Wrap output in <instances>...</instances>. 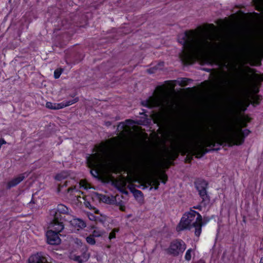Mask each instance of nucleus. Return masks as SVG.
<instances>
[{"instance_id":"1","label":"nucleus","mask_w":263,"mask_h":263,"mask_svg":"<svg viewBox=\"0 0 263 263\" xmlns=\"http://www.w3.org/2000/svg\"><path fill=\"white\" fill-rule=\"evenodd\" d=\"M178 42L182 47V59L186 64H193L211 48V44L204 36H198L194 30L186 31L178 36Z\"/></svg>"},{"instance_id":"2","label":"nucleus","mask_w":263,"mask_h":263,"mask_svg":"<svg viewBox=\"0 0 263 263\" xmlns=\"http://www.w3.org/2000/svg\"><path fill=\"white\" fill-rule=\"evenodd\" d=\"M116 139L117 137H114L106 141L107 144L101 143L100 145L98 147V151L100 153H95L87 157V162L89 167L96 168L100 165H106L110 172L115 174L119 173V170L117 166L107 163V161L110 158L112 150L111 146L108 144H110L112 141Z\"/></svg>"},{"instance_id":"3","label":"nucleus","mask_w":263,"mask_h":263,"mask_svg":"<svg viewBox=\"0 0 263 263\" xmlns=\"http://www.w3.org/2000/svg\"><path fill=\"white\" fill-rule=\"evenodd\" d=\"M200 140V142H196L193 146H191V154L195 155L198 159L212 152V148L208 149L206 147H214L216 144L221 146L227 143L223 134L215 137H202Z\"/></svg>"},{"instance_id":"4","label":"nucleus","mask_w":263,"mask_h":263,"mask_svg":"<svg viewBox=\"0 0 263 263\" xmlns=\"http://www.w3.org/2000/svg\"><path fill=\"white\" fill-rule=\"evenodd\" d=\"M176 143L175 148L171 152H168V156L166 159H159L157 163L158 167L160 168L168 169L173 164L171 160H176L179 154L183 156L186 154H191V146L183 141V135L179 134L175 138Z\"/></svg>"},{"instance_id":"5","label":"nucleus","mask_w":263,"mask_h":263,"mask_svg":"<svg viewBox=\"0 0 263 263\" xmlns=\"http://www.w3.org/2000/svg\"><path fill=\"white\" fill-rule=\"evenodd\" d=\"M156 157L153 155L148 157V159H142L141 161H136L134 164L135 167L138 169H142L148 171L149 173L147 174V179L148 184L154 186V189L157 190L159 188L160 181L158 176H156L157 172L156 167L158 166L156 163Z\"/></svg>"},{"instance_id":"6","label":"nucleus","mask_w":263,"mask_h":263,"mask_svg":"<svg viewBox=\"0 0 263 263\" xmlns=\"http://www.w3.org/2000/svg\"><path fill=\"white\" fill-rule=\"evenodd\" d=\"M234 124H229L227 132L223 134L225 140L229 146L242 145L245 138L251 133L248 129H242L241 128H235Z\"/></svg>"},{"instance_id":"7","label":"nucleus","mask_w":263,"mask_h":263,"mask_svg":"<svg viewBox=\"0 0 263 263\" xmlns=\"http://www.w3.org/2000/svg\"><path fill=\"white\" fill-rule=\"evenodd\" d=\"M195 186L199 192L200 196L202 198L201 204L206 206L210 202V196L207 194L206 189L208 186V182L204 179H198L194 182Z\"/></svg>"},{"instance_id":"8","label":"nucleus","mask_w":263,"mask_h":263,"mask_svg":"<svg viewBox=\"0 0 263 263\" xmlns=\"http://www.w3.org/2000/svg\"><path fill=\"white\" fill-rule=\"evenodd\" d=\"M195 220V215L194 214H191V212L185 213L177 225L176 230L177 231H181L184 230H191L194 228V221Z\"/></svg>"},{"instance_id":"9","label":"nucleus","mask_w":263,"mask_h":263,"mask_svg":"<svg viewBox=\"0 0 263 263\" xmlns=\"http://www.w3.org/2000/svg\"><path fill=\"white\" fill-rule=\"evenodd\" d=\"M186 249V245L181 239H176L173 241L169 248L167 249V253L173 256H177L182 254Z\"/></svg>"},{"instance_id":"10","label":"nucleus","mask_w":263,"mask_h":263,"mask_svg":"<svg viewBox=\"0 0 263 263\" xmlns=\"http://www.w3.org/2000/svg\"><path fill=\"white\" fill-rule=\"evenodd\" d=\"M243 80V79L242 77H236L233 78L226 85L227 90L230 92L236 91L241 84Z\"/></svg>"},{"instance_id":"11","label":"nucleus","mask_w":263,"mask_h":263,"mask_svg":"<svg viewBox=\"0 0 263 263\" xmlns=\"http://www.w3.org/2000/svg\"><path fill=\"white\" fill-rule=\"evenodd\" d=\"M161 104V100L159 97H149L148 99L142 101L141 104L148 108H152L159 106Z\"/></svg>"},{"instance_id":"12","label":"nucleus","mask_w":263,"mask_h":263,"mask_svg":"<svg viewBox=\"0 0 263 263\" xmlns=\"http://www.w3.org/2000/svg\"><path fill=\"white\" fill-rule=\"evenodd\" d=\"M47 242L51 245H58L61 243V239L59 234L55 231L50 230L46 232Z\"/></svg>"},{"instance_id":"13","label":"nucleus","mask_w":263,"mask_h":263,"mask_svg":"<svg viewBox=\"0 0 263 263\" xmlns=\"http://www.w3.org/2000/svg\"><path fill=\"white\" fill-rule=\"evenodd\" d=\"M28 263H49L44 253L40 252L31 255L28 258Z\"/></svg>"},{"instance_id":"14","label":"nucleus","mask_w":263,"mask_h":263,"mask_svg":"<svg viewBox=\"0 0 263 263\" xmlns=\"http://www.w3.org/2000/svg\"><path fill=\"white\" fill-rule=\"evenodd\" d=\"M252 118L248 116H239L238 118V122L234 126L235 128H246L248 126V123L251 122Z\"/></svg>"},{"instance_id":"15","label":"nucleus","mask_w":263,"mask_h":263,"mask_svg":"<svg viewBox=\"0 0 263 263\" xmlns=\"http://www.w3.org/2000/svg\"><path fill=\"white\" fill-rule=\"evenodd\" d=\"M25 174H20L16 177L9 181L7 184L6 189L7 190H10L12 187H14L16 186L17 184H18L21 181H22L25 178Z\"/></svg>"},{"instance_id":"16","label":"nucleus","mask_w":263,"mask_h":263,"mask_svg":"<svg viewBox=\"0 0 263 263\" xmlns=\"http://www.w3.org/2000/svg\"><path fill=\"white\" fill-rule=\"evenodd\" d=\"M93 194L98 199L104 203L112 204H114L115 202H116V199H111L107 195H103L98 192H93Z\"/></svg>"},{"instance_id":"17","label":"nucleus","mask_w":263,"mask_h":263,"mask_svg":"<svg viewBox=\"0 0 263 263\" xmlns=\"http://www.w3.org/2000/svg\"><path fill=\"white\" fill-rule=\"evenodd\" d=\"M210 219L211 218H210L209 217L204 216L202 219V221H200V222H199L198 224H196V228H195V230H194L195 236H196L198 237H199L201 232L202 227L205 225L207 222H208Z\"/></svg>"},{"instance_id":"18","label":"nucleus","mask_w":263,"mask_h":263,"mask_svg":"<svg viewBox=\"0 0 263 263\" xmlns=\"http://www.w3.org/2000/svg\"><path fill=\"white\" fill-rule=\"evenodd\" d=\"M259 90L258 88H254V94H252L250 96L251 104L254 106L258 105L260 104V102L262 99L261 96L256 95L259 92Z\"/></svg>"},{"instance_id":"19","label":"nucleus","mask_w":263,"mask_h":263,"mask_svg":"<svg viewBox=\"0 0 263 263\" xmlns=\"http://www.w3.org/2000/svg\"><path fill=\"white\" fill-rule=\"evenodd\" d=\"M152 118H153L154 123L158 124H163L165 120L164 115L162 113L152 114Z\"/></svg>"},{"instance_id":"20","label":"nucleus","mask_w":263,"mask_h":263,"mask_svg":"<svg viewBox=\"0 0 263 263\" xmlns=\"http://www.w3.org/2000/svg\"><path fill=\"white\" fill-rule=\"evenodd\" d=\"M144 112H140V115H144V117H141V119L137 120L136 123L139 125H147L151 123V120L148 118V115L146 114V111L143 109Z\"/></svg>"},{"instance_id":"21","label":"nucleus","mask_w":263,"mask_h":263,"mask_svg":"<svg viewBox=\"0 0 263 263\" xmlns=\"http://www.w3.org/2000/svg\"><path fill=\"white\" fill-rule=\"evenodd\" d=\"M80 243L82 245V242L80 241ZM81 258L84 262H85L88 260L90 257V254L87 252L88 248L86 245H81Z\"/></svg>"},{"instance_id":"22","label":"nucleus","mask_w":263,"mask_h":263,"mask_svg":"<svg viewBox=\"0 0 263 263\" xmlns=\"http://www.w3.org/2000/svg\"><path fill=\"white\" fill-rule=\"evenodd\" d=\"M70 224L75 228L83 229L86 227V223L81 219L75 218L70 221Z\"/></svg>"},{"instance_id":"23","label":"nucleus","mask_w":263,"mask_h":263,"mask_svg":"<svg viewBox=\"0 0 263 263\" xmlns=\"http://www.w3.org/2000/svg\"><path fill=\"white\" fill-rule=\"evenodd\" d=\"M51 225L54 229V231L56 233H59L64 228V226L62 221H51Z\"/></svg>"},{"instance_id":"24","label":"nucleus","mask_w":263,"mask_h":263,"mask_svg":"<svg viewBox=\"0 0 263 263\" xmlns=\"http://www.w3.org/2000/svg\"><path fill=\"white\" fill-rule=\"evenodd\" d=\"M50 214L53 217L52 221H62L63 219L61 215L62 214L60 213L59 212H57L55 209L50 210Z\"/></svg>"},{"instance_id":"25","label":"nucleus","mask_w":263,"mask_h":263,"mask_svg":"<svg viewBox=\"0 0 263 263\" xmlns=\"http://www.w3.org/2000/svg\"><path fill=\"white\" fill-rule=\"evenodd\" d=\"M69 175V173L68 171H63L60 173L57 174L54 176L55 180L57 181H61L63 179H66Z\"/></svg>"},{"instance_id":"26","label":"nucleus","mask_w":263,"mask_h":263,"mask_svg":"<svg viewBox=\"0 0 263 263\" xmlns=\"http://www.w3.org/2000/svg\"><path fill=\"white\" fill-rule=\"evenodd\" d=\"M190 212H191V214H194V215H195V220L194 221H195L194 223L195 224V225H194V230H195V228H196V224H197V225L199 223L202 221V217L201 215L196 211L191 210Z\"/></svg>"},{"instance_id":"27","label":"nucleus","mask_w":263,"mask_h":263,"mask_svg":"<svg viewBox=\"0 0 263 263\" xmlns=\"http://www.w3.org/2000/svg\"><path fill=\"white\" fill-rule=\"evenodd\" d=\"M57 212L63 214H68V208L62 204H59L56 209H54Z\"/></svg>"},{"instance_id":"28","label":"nucleus","mask_w":263,"mask_h":263,"mask_svg":"<svg viewBox=\"0 0 263 263\" xmlns=\"http://www.w3.org/2000/svg\"><path fill=\"white\" fill-rule=\"evenodd\" d=\"M79 98L76 97L71 100H69V101H67L66 102H63L60 103L61 108H63L67 107V106H69L75 103H77V102L79 101Z\"/></svg>"},{"instance_id":"29","label":"nucleus","mask_w":263,"mask_h":263,"mask_svg":"<svg viewBox=\"0 0 263 263\" xmlns=\"http://www.w3.org/2000/svg\"><path fill=\"white\" fill-rule=\"evenodd\" d=\"M79 98L76 97L71 100H69V101H67L66 102H63L60 103L61 108H63L67 107V106H69L75 103H77V102L79 101Z\"/></svg>"},{"instance_id":"30","label":"nucleus","mask_w":263,"mask_h":263,"mask_svg":"<svg viewBox=\"0 0 263 263\" xmlns=\"http://www.w3.org/2000/svg\"><path fill=\"white\" fill-rule=\"evenodd\" d=\"M46 107L47 108L53 110L61 109L60 103H52L50 102H47L46 104Z\"/></svg>"},{"instance_id":"31","label":"nucleus","mask_w":263,"mask_h":263,"mask_svg":"<svg viewBox=\"0 0 263 263\" xmlns=\"http://www.w3.org/2000/svg\"><path fill=\"white\" fill-rule=\"evenodd\" d=\"M131 192L133 194V195L136 198H138L139 197H143V193L138 190H137L136 189H130Z\"/></svg>"},{"instance_id":"32","label":"nucleus","mask_w":263,"mask_h":263,"mask_svg":"<svg viewBox=\"0 0 263 263\" xmlns=\"http://www.w3.org/2000/svg\"><path fill=\"white\" fill-rule=\"evenodd\" d=\"M251 104V101L247 100L246 102H241L239 103V107L241 111H245L247 110V107Z\"/></svg>"},{"instance_id":"33","label":"nucleus","mask_w":263,"mask_h":263,"mask_svg":"<svg viewBox=\"0 0 263 263\" xmlns=\"http://www.w3.org/2000/svg\"><path fill=\"white\" fill-rule=\"evenodd\" d=\"M104 234H105V232L104 231L94 230L91 235L94 237H99L102 236Z\"/></svg>"},{"instance_id":"34","label":"nucleus","mask_w":263,"mask_h":263,"mask_svg":"<svg viewBox=\"0 0 263 263\" xmlns=\"http://www.w3.org/2000/svg\"><path fill=\"white\" fill-rule=\"evenodd\" d=\"M88 185V183L86 180L81 179L80 181V185L81 187H83L85 190H87L88 189H90L91 187H90V186L88 187L87 186Z\"/></svg>"},{"instance_id":"35","label":"nucleus","mask_w":263,"mask_h":263,"mask_svg":"<svg viewBox=\"0 0 263 263\" xmlns=\"http://www.w3.org/2000/svg\"><path fill=\"white\" fill-rule=\"evenodd\" d=\"M86 240L87 242L91 245H93L96 243L95 237L92 235H90L89 236H87L86 238Z\"/></svg>"},{"instance_id":"36","label":"nucleus","mask_w":263,"mask_h":263,"mask_svg":"<svg viewBox=\"0 0 263 263\" xmlns=\"http://www.w3.org/2000/svg\"><path fill=\"white\" fill-rule=\"evenodd\" d=\"M158 177L159 179L162 180V183H163V184H165L166 181H167V176L166 174L164 173L159 174Z\"/></svg>"},{"instance_id":"37","label":"nucleus","mask_w":263,"mask_h":263,"mask_svg":"<svg viewBox=\"0 0 263 263\" xmlns=\"http://www.w3.org/2000/svg\"><path fill=\"white\" fill-rule=\"evenodd\" d=\"M62 71L63 70L61 68L55 69L54 72V78L56 79L59 78Z\"/></svg>"},{"instance_id":"38","label":"nucleus","mask_w":263,"mask_h":263,"mask_svg":"<svg viewBox=\"0 0 263 263\" xmlns=\"http://www.w3.org/2000/svg\"><path fill=\"white\" fill-rule=\"evenodd\" d=\"M104 179L105 180L109 182L110 181L114 182L115 181L114 177L111 174H107L104 176Z\"/></svg>"},{"instance_id":"39","label":"nucleus","mask_w":263,"mask_h":263,"mask_svg":"<svg viewBox=\"0 0 263 263\" xmlns=\"http://www.w3.org/2000/svg\"><path fill=\"white\" fill-rule=\"evenodd\" d=\"M193 80L191 79H189V78H182V81L181 82V83H180V85L181 86V87H184L186 85H187V81H192Z\"/></svg>"},{"instance_id":"40","label":"nucleus","mask_w":263,"mask_h":263,"mask_svg":"<svg viewBox=\"0 0 263 263\" xmlns=\"http://www.w3.org/2000/svg\"><path fill=\"white\" fill-rule=\"evenodd\" d=\"M192 251V249H190L187 250L185 255V259L187 261H189L191 259V252Z\"/></svg>"},{"instance_id":"41","label":"nucleus","mask_w":263,"mask_h":263,"mask_svg":"<svg viewBox=\"0 0 263 263\" xmlns=\"http://www.w3.org/2000/svg\"><path fill=\"white\" fill-rule=\"evenodd\" d=\"M118 232V230L116 229H114L109 234V239L110 240L116 238V232Z\"/></svg>"},{"instance_id":"42","label":"nucleus","mask_w":263,"mask_h":263,"mask_svg":"<svg viewBox=\"0 0 263 263\" xmlns=\"http://www.w3.org/2000/svg\"><path fill=\"white\" fill-rule=\"evenodd\" d=\"M207 29L212 32L215 31L216 27L213 24H206Z\"/></svg>"},{"instance_id":"43","label":"nucleus","mask_w":263,"mask_h":263,"mask_svg":"<svg viewBox=\"0 0 263 263\" xmlns=\"http://www.w3.org/2000/svg\"><path fill=\"white\" fill-rule=\"evenodd\" d=\"M100 215L102 217L100 218L99 217H97V219L96 220V221H98L102 223H104V222L106 221V217L105 216H103L102 214H100Z\"/></svg>"},{"instance_id":"44","label":"nucleus","mask_w":263,"mask_h":263,"mask_svg":"<svg viewBox=\"0 0 263 263\" xmlns=\"http://www.w3.org/2000/svg\"><path fill=\"white\" fill-rule=\"evenodd\" d=\"M73 260L76 261H78L79 263H82L84 262L80 255H74Z\"/></svg>"},{"instance_id":"45","label":"nucleus","mask_w":263,"mask_h":263,"mask_svg":"<svg viewBox=\"0 0 263 263\" xmlns=\"http://www.w3.org/2000/svg\"><path fill=\"white\" fill-rule=\"evenodd\" d=\"M90 173L91 175L95 178H97L98 175V171L96 170H94V172L93 170H90Z\"/></svg>"},{"instance_id":"46","label":"nucleus","mask_w":263,"mask_h":263,"mask_svg":"<svg viewBox=\"0 0 263 263\" xmlns=\"http://www.w3.org/2000/svg\"><path fill=\"white\" fill-rule=\"evenodd\" d=\"M117 189H118V190L119 191H120L121 193H122L123 194L128 195V191H127L125 189H123L121 187H117Z\"/></svg>"},{"instance_id":"47","label":"nucleus","mask_w":263,"mask_h":263,"mask_svg":"<svg viewBox=\"0 0 263 263\" xmlns=\"http://www.w3.org/2000/svg\"><path fill=\"white\" fill-rule=\"evenodd\" d=\"M88 217L89 219L92 221H96V220L97 219V217L91 213L88 215Z\"/></svg>"},{"instance_id":"48","label":"nucleus","mask_w":263,"mask_h":263,"mask_svg":"<svg viewBox=\"0 0 263 263\" xmlns=\"http://www.w3.org/2000/svg\"><path fill=\"white\" fill-rule=\"evenodd\" d=\"M85 204L86 207L88 208L90 210L95 209V207L92 206L89 201L85 202Z\"/></svg>"},{"instance_id":"49","label":"nucleus","mask_w":263,"mask_h":263,"mask_svg":"<svg viewBox=\"0 0 263 263\" xmlns=\"http://www.w3.org/2000/svg\"><path fill=\"white\" fill-rule=\"evenodd\" d=\"M156 69H157V68H152L148 69L147 70V71L148 73L152 74V73H154L155 72V70H156Z\"/></svg>"},{"instance_id":"50","label":"nucleus","mask_w":263,"mask_h":263,"mask_svg":"<svg viewBox=\"0 0 263 263\" xmlns=\"http://www.w3.org/2000/svg\"><path fill=\"white\" fill-rule=\"evenodd\" d=\"M122 125V126L121 127V129H123L124 128V126H125V125H124V122H120L119 123V125H118V128H117V129L118 130L119 129V128L120 127V126Z\"/></svg>"},{"instance_id":"51","label":"nucleus","mask_w":263,"mask_h":263,"mask_svg":"<svg viewBox=\"0 0 263 263\" xmlns=\"http://www.w3.org/2000/svg\"><path fill=\"white\" fill-rule=\"evenodd\" d=\"M112 124V122L110 121H105L104 122V125L107 127L110 126Z\"/></svg>"},{"instance_id":"52","label":"nucleus","mask_w":263,"mask_h":263,"mask_svg":"<svg viewBox=\"0 0 263 263\" xmlns=\"http://www.w3.org/2000/svg\"><path fill=\"white\" fill-rule=\"evenodd\" d=\"M74 190H76V186H72V187H69L67 189V192H71Z\"/></svg>"},{"instance_id":"53","label":"nucleus","mask_w":263,"mask_h":263,"mask_svg":"<svg viewBox=\"0 0 263 263\" xmlns=\"http://www.w3.org/2000/svg\"><path fill=\"white\" fill-rule=\"evenodd\" d=\"M6 142L4 140V139L1 138L0 139V148L1 147L2 145L4 144H6Z\"/></svg>"},{"instance_id":"54","label":"nucleus","mask_w":263,"mask_h":263,"mask_svg":"<svg viewBox=\"0 0 263 263\" xmlns=\"http://www.w3.org/2000/svg\"><path fill=\"white\" fill-rule=\"evenodd\" d=\"M125 122L127 123H132V122H133V120L130 119H127L125 120Z\"/></svg>"},{"instance_id":"55","label":"nucleus","mask_w":263,"mask_h":263,"mask_svg":"<svg viewBox=\"0 0 263 263\" xmlns=\"http://www.w3.org/2000/svg\"><path fill=\"white\" fill-rule=\"evenodd\" d=\"M220 147L212 148V152L218 151L220 150Z\"/></svg>"},{"instance_id":"56","label":"nucleus","mask_w":263,"mask_h":263,"mask_svg":"<svg viewBox=\"0 0 263 263\" xmlns=\"http://www.w3.org/2000/svg\"><path fill=\"white\" fill-rule=\"evenodd\" d=\"M93 209L95 210V213L97 214H100L99 210L96 209L95 208V209Z\"/></svg>"},{"instance_id":"57","label":"nucleus","mask_w":263,"mask_h":263,"mask_svg":"<svg viewBox=\"0 0 263 263\" xmlns=\"http://www.w3.org/2000/svg\"><path fill=\"white\" fill-rule=\"evenodd\" d=\"M204 129H205V131H206V132H209V131H210V129H209V128L208 127H207V126H206V127H204Z\"/></svg>"},{"instance_id":"58","label":"nucleus","mask_w":263,"mask_h":263,"mask_svg":"<svg viewBox=\"0 0 263 263\" xmlns=\"http://www.w3.org/2000/svg\"><path fill=\"white\" fill-rule=\"evenodd\" d=\"M74 17H75V18H74V20L72 21V22H70V24H74L75 23L74 20H76V18H77L78 17V16H75Z\"/></svg>"},{"instance_id":"59","label":"nucleus","mask_w":263,"mask_h":263,"mask_svg":"<svg viewBox=\"0 0 263 263\" xmlns=\"http://www.w3.org/2000/svg\"><path fill=\"white\" fill-rule=\"evenodd\" d=\"M190 155H191V157L189 158V160H192L193 159V157H192V155L191 154H189Z\"/></svg>"},{"instance_id":"60","label":"nucleus","mask_w":263,"mask_h":263,"mask_svg":"<svg viewBox=\"0 0 263 263\" xmlns=\"http://www.w3.org/2000/svg\"><path fill=\"white\" fill-rule=\"evenodd\" d=\"M259 263H263V257L261 258Z\"/></svg>"},{"instance_id":"61","label":"nucleus","mask_w":263,"mask_h":263,"mask_svg":"<svg viewBox=\"0 0 263 263\" xmlns=\"http://www.w3.org/2000/svg\"><path fill=\"white\" fill-rule=\"evenodd\" d=\"M34 200H33V199H32V200H31V201L30 202V203H34Z\"/></svg>"},{"instance_id":"62","label":"nucleus","mask_w":263,"mask_h":263,"mask_svg":"<svg viewBox=\"0 0 263 263\" xmlns=\"http://www.w3.org/2000/svg\"><path fill=\"white\" fill-rule=\"evenodd\" d=\"M115 119H116V120H118L120 119V118L119 117H116Z\"/></svg>"},{"instance_id":"63","label":"nucleus","mask_w":263,"mask_h":263,"mask_svg":"<svg viewBox=\"0 0 263 263\" xmlns=\"http://www.w3.org/2000/svg\"><path fill=\"white\" fill-rule=\"evenodd\" d=\"M120 209L122 211H123L124 210V208H122V207H120Z\"/></svg>"},{"instance_id":"64","label":"nucleus","mask_w":263,"mask_h":263,"mask_svg":"<svg viewBox=\"0 0 263 263\" xmlns=\"http://www.w3.org/2000/svg\"><path fill=\"white\" fill-rule=\"evenodd\" d=\"M243 221L246 222V220H245V217H243Z\"/></svg>"}]
</instances>
